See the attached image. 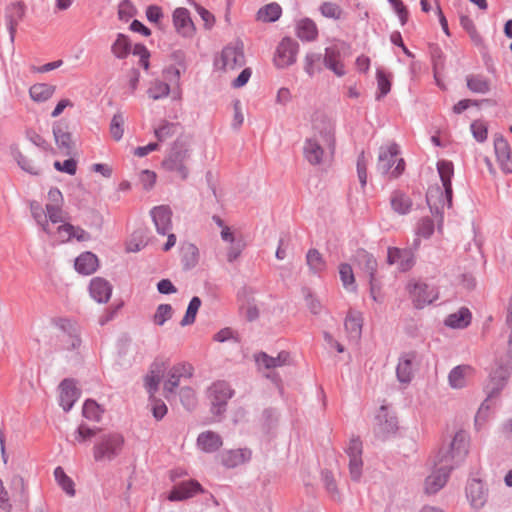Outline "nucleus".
<instances>
[{"instance_id": "24", "label": "nucleus", "mask_w": 512, "mask_h": 512, "mask_svg": "<svg viewBox=\"0 0 512 512\" xmlns=\"http://www.w3.org/2000/svg\"><path fill=\"white\" fill-rule=\"evenodd\" d=\"M79 391L73 380L65 379L59 386L60 405L65 411H69L78 399Z\"/></svg>"}, {"instance_id": "42", "label": "nucleus", "mask_w": 512, "mask_h": 512, "mask_svg": "<svg viewBox=\"0 0 512 512\" xmlns=\"http://www.w3.org/2000/svg\"><path fill=\"white\" fill-rule=\"evenodd\" d=\"M296 34L303 41H314L318 36V29L314 21L305 18L297 23Z\"/></svg>"}, {"instance_id": "23", "label": "nucleus", "mask_w": 512, "mask_h": 512, "mask_svg": "<svg viewBox=\"0 0 512 512\" xmlns=\"http://www.w3.org/2000/svg\"><path fill=\"white\" fill-rule=\"evenodd\" d=\"M200 492H202L200 483L191 480L176 485L170 492L168 499L170 501H182L191 498Z\"/></svg>"}, {"instance_id": "9", "label": "nucleus", "mask_w": 512, "mask_h": 512, "mask_svg": "<svg viewBox=\"0 0 512 512\" xmlns=\"http://www.w3.org/2000/svg\"><path fill=\"white\" fill-rule=\"evenodd\" d=\"M406 291L416 309H423L424 307L434 303L439 298V291L437 287L417 279H411L407 283Z\"/></svg>"}, {"instance_id": "53", "label": "nucleus", "mask_w": 512, "mask_h": 512, "mask_svg": "<svg viewBox=\"0 0 512 512\" xmlns=\"http://www.w3.org/2000/svg\"><path fill=\"white\" fill-rule=\"evenodd\" d=\"M125 119L121 113H116L110 123V134L115 141L122 139L124 134Z\"/></svg>"}, {"instance_id": "32", "label": "nucleus", "mask_w": 512, "mask_h": 512, "mask_svg": "<svg viewBox=\"0 0 512 512\" xmlns=\"http://www.w3.org/2000/svg\"><path fill=\"white\" fill-rule=\"evenodd\" d=\"M324 65L338 77L346 73L345 66L341 60L340 51L336 47H328L325 49Z\"/></svg>"}, {"instance_id": "7", "label": "nucleus", "mask_w": 512, "mask_h": 512, "mask_svg": "<svg viewBox=\"0 0 512 512\" xmlns=\"http://www.w3.org/2000/svg\"><path fill=\"white\" fill-rule=\"evenodd\" d=\"M399 147L395 143H391L380 148L377 169L382 174L390 177H398L405 169L403 158L399 157Z\"/></svg>"}, {"instance_id": "29", "label": "nucleus", "mask_w": 512, "mask_h": 512, "mask_svg": "<svg viewBox=\"0 0 512 512\" xmlns=\"http://www.w3.org/2000/svg\"><path fill=\"white\" fill-rule=\"evenodd\" d=\"M324 147L327 148L320 139L308 138L303 148L305 159L312 165L320 164L324 155Z\"/></svg>"}, {"instance_id": "26", "label": "nucleus", "mask_w": 512, "mask_h": 512, "mask_svg": "<svg viewBox=\"0 0 512 512\" xmlns=\"http://www.w3.org/2000/svg\"><path fill=\"white\" fill-rule=\"evenodd\" d=\"M89 292L91 297L98 303H106L111 297L112 286L107 280L95 277L90 281Z\"/></svg>"}, {"instance_id": "54", "label": "nucleus", "mask_w": 512, "mask_h": 512, "mask_svg": "<svg viewBox=\"0 0 512 512\" xmlns=\"http://www.w3.org/2000/svg\"><path fill=\"white\" fill-rule=\"evenodd\" d=\"M177 128L176 124L164 122L155 129L154 134L158 142H165L176 134Z\"/></svg>"}, {"instance_id": "55", "label": "nucleus", "mask_w": 512, "mask_h": 512, "mask_svg": "<svg viewBox=\"0 0 512 512\" xmlns=\"http://www.w3.org/2000/svg\"><path fill=\"white\" fill-rule=\"evenodd\" d=\"M201 306V300L198 297H193L188 305L185 316L181 321V325H189L195 321L196 314Z\"/></svg>"}, {"instance_id": "43", "label": "nucleus", "mask_w": 512, "mask_h": 512, "mask_svg": "<svg viewBox=\"0 0 512 512\" xmlns=\"http://www.w3.org/2000/svg\"><path fill=\"white\" fill-rule=\"evenodd\" d=\"M306 263L314 274H321L326 271L327 263L323 255L316 249H310L306 254Z\"/></svg>"}, {"instance_id": "6", "label": "nucleus", "mask_w": 512, "mask_h": 512, "mask_svg": "<svg viewBox=\"0 0 512 512\" xmlns=\"http://www.w3.org/2000/svg\"><path fill=\"white\" fill-rule=\"evenodd\" d=\"M467 443L468 437L466 432L460 430L455 433L454 437L449 443L442 445L435 457L439 459L440 462H444L453 468V465L462 460V458L466 455Z\"/></svg>"}, {"instance_id": "35", "label": "nucleus", "mask_w": 512, "mask_h": 512, "mask_svg": "<svg viewBox=\"0 0 512 512\" xmlns=\"http://www.w3.org/2000/svg\"><path fill=\"white\" fill-rule=\"evenodd\" d=\"M74 265L77 272L84 275H90L97 270L99 261L95 254L87 251L81 253L76 258Z\"/></svg>"}, {"instance_id": "36", "label": "nucleus", "mask_w": 512, "mask_h": 512, "mask_svg": "<svg viewBox=\"0 0 512 512\" xmlns=\"http://www.w3.org/2000/svg\"><path fill=\"white\" fill-rule=\"evenodd\" d=\"M472 319L471 312L468 308L462 307L458 311L449 314L444 323L446 326L454 329L466 328Z\"/></svg>"}, {"instance_id": "15", "label": "nucleus", "mask_w": 512, "mask_h": 512, "mask_svg": "<svg viewBox=\"0 0 512 512\" xmlns=\"http://www.w3.org/2000/svg\"><path fill=\"white\" fill-rule=\"evenodd\" d=\"M52 236L55 237L61 243H67L72 240H76L78 242H87L91 240V235L89 232H87L80 226H75L71 224L68 221L66 223L58 225Z\"/></svg>"}, {"instance_id": "34", "label": "nucleus", "mask_w": 512, "mask_h": 512, "mask_svg": "<svg viewBox=\"0 0 512 512\" xmlns=\"http://www.w3.org/2000/svg\"><path fill=\"white\" fill-rule=\"evenodd\" d=\"M223 445L222 438L213 431H204L197 438L198 448L205 453L217 451Z\"/></svg>"}, {"instance_id": "19", "label": "nucleus", "mask_w": 512, "mask_h": 512, "mask_svg": "<svg viewBox=\"0 0 512 512\" xmlns=\"http://www.w3.org/2000/svg\"><path fill=\"white\" fill-rule=\"evenodd\" d=\"M363 316L362 313L350 310L344 321V330L347 339L352 343H357L362 334Z\"/></svg>"}, {"instance_id": "49", "label": "nucleus", "mask_w": 512, "mask_h": 512, "mask_svg": "<svg viewBox=\"0 0 512 512\" xmlns=\"http://www.w3.org/2000/svg\"><path fill=\"white\" fill-rule=\"evenodd\" d=\"M131 50V44L128 37L124 34H118L116 40L111 46L112 54L118 59L126 58Z\"/></svg>"}, {"instance_id": "44", "label": "nucleus", "mask_w": 512, "mask_h": 512, "mask_svg": "<svg viewBox=\"0 0 512 512\" xmlns=\"http://www.w3.org/2000/svg\"><path fill=\"white\" fill-rule=\"evenodd\" d=\"M54 92L55 86L46 83L35 84L29 89L30 97L35 102L47 101L53 96Z\"/></svg>"}, {"instance_id": "20", "label": "nucleus", "mask_w": 512, "mask_h": 512, "mask_svg": "<svg viewBox=\"0 0 512 512\" xmlns=\"http://www.w3.org/2000/svg\"><path fill=\"white\" fill-rule=\"evenodd\" d=\"M475 375V369L470 365L454 367L448 376L449 384L454 389H461L468 385Z\"/></svg>"}, {"instance_id": "5", "label": "nucleus", "mask_w": 512, "mask_h": 512, "mask_svg": "<svg viewBox=\"0 0 512 512\" xmlns=\"http://www.w3.org/2000/svg\"><path fill=\"white\" fill-rule=\"evenodd\" d=\"M312 136L321 140L323 145L329 150L335 147V128L331 117L322 110H316L312 113L311 118Z\"/></svg>"}, {"instance_id": "27", "label": "nucleus", "mask_w": 512, "mask_h": 512, "mask_svg": "<svg viewBox=\"0 0 512 512\" xmlns=\"http://www.w3.org/2000/svg\"><path fill=\"white\" fill-rule=\"evenodd\" d=\"M26 12V6L23 2H14L11 3L6 8V22H7V28L9 30V33L11 35V38H14V35L16 33V28L18 23L24 18Z\"/></svg>"}, {"instance_id": "30", "label": "nucleus", "mask_w": 512, "mask_h": 512, "mask_svg": "<svg viewBox=\"0 0 512 512\" xmlns=\"http://www.w3.org/2000/svg\"><path fill=\"white\" fill-rule=\"evenodd\" d=\"M508 376L509 371L507 367L500 366L491 372L485 385V390L489 397H492L504 387Z\"/></svg>"}, {"instance_id": "57", "label": "nucleus", "mask_w": 512, "mask_h": 512, "mask_svg": "<svg viewBox=\"0 0 512 512\" xmlns=\"http://www.w3.org/2000/svg\"><path fill=\"white\" fill-rule=\"evenodd\" d=\"M102 410L93 400H87L83 406V415L85 418L97 421L101 417Z\"/></svg>"}, {"instance_id": "1", "label": "nucleus", "mask_w": 512, "mask_h": 512, "mask_svg": "<svg viewBox=\"0 0 512 512\" xmlns=\"http://www.w3.org/2000/svg\"><path fill=\"white\" fill-rule=\"evenodd\" d=\"M54 347L65 358L79 354L82 346L81 327L72 319L58 317L53 321Z\"/></svg>"}, {"instance_id": "25", "label": "nucleus", "mask_w": 512, "mask_h": 512, "mask_svg": "<svg viewBox=\"0 0 512 512\" xmlns=\"http://www.w3.org/2000/svg\"><path fill=\"white\" fill-rule=\"evenodd\" d=\"M416 360V354L414 352H408L401 355L396 368L397 378L402 383H409L414 374V362Z\"/></svg>"}, {"instance_id": "8", "label": "nucleus", "mask_w": 512, "mask_h": 512, "mask_svg": "<svg viewBox=\"0 0 512 512\" xmlns=\"http://www.w3.org/2000/svg\"><path fill=\"white\" fill-rule=\"evenodd\" d=\"M124 446V437L119 433L102 435L93 447V457L97 462L111 461L117 457Z\"/></svg>"}, {"instance_id": "38", "label": "nucleus", "mask_w": 512, "mask_h": 512, "mask_svg": "<svg viewBox=\"0 0 512 512\" xmlns=\"http://www.w3.org/2000/svg\"><path fill=\"white\" fill-rule=\"evenodd\" d=\"M468 89L473 93L486 94L490 91V80L481 74H470L466 77Z\"/></svg>"}, {"instance_id": "59", "label": "nucleus", "mask_w": 512, "mask_h": 512, "mask_svg": "<svg viewBox=\"0 0 512 512\" xmlns=\"http://www.w3.org/2000/svg\"><path fill=\"white\" fill-rule=\"evenodd\" d=\"M64 205L65 200L62 192L58 188H51L46 196L45 208H49V206L57 207Z\"/></svg>"}, {"instance_id": "28", "label": "nucleus", "mask_w": 512, "mask_h": 512, "mask_svg": "<svg viewBox=\"0 0 512 512\" xmlns=\"http://www.w3.org/2000/svg\"><path fill=\"white\" fill-rule=\"evenodd\" d=\"M165 369H166L165 361H162V360L155 361L152 364L149 373L145 376L144 386H145V389L147 390V392L149 393L150 398H152L155 395V393L157 392L158 386L160 383L161 374L165 371Z\"/></svg>"}, {"instance_id": "37", "label": "nucleus", "mask_w": 512, "mask_h": 512, "mask_svg": "<svg viewBox=\"0 0 512 512\" xmlns=\"http://www.w3.org/2000/svg\"><path fill=\"white\" fill-rule=\"evenodd\" d=\"M53 134L58 148L69 152L73 142L68 127L63 123H57L53 127Z\"/></svg>"}, {"instance_id": "58", "label": "nucleus", "mask_w": 512, "mask_h": 512, "mask_svg": "<svg viewBox=\"0 0 512 512\" xmlns=\"http://www.w3.org/2000/svg\"><path fill=\"white\" fill-rule=\"evenodd\" d=\"M173 309L169 304H161L158 306L154 314V323L162 326L167 320L172 317Z\"/></svg>"}, {"instance_id": "40", "label": "nucleus", "mask_w": 512, "mask_h": 512, "mask_svg": "<svg viewBox=\"0 0 512 512\" xmlns=\"http://www.w3.org/2000/svg\"><path fill=\"white\" fill-rule=\"evenodd\" d=\"M12 154L21 169L33 175H38L40 173V165L35 159L24 155L17 147L12 148Z\"/></svg>"}, {"instance_id": "41", "label": "nucleus", "mask_w": 512, "mask_h": 512, "mask_svg": "<svg viewBox=\"0 0 512 512\" xmlns=\"http://www.w3.org/2000/svg\"><path fill=\"white\" fill-rule=\"evenodd\" d=\"M357 261L359 268L366 274L368 280L377 278V261L371 254L365 251L359 252L357 255Z\"/></svg>"}, {"instance_id": "50", "label": "nucleus", "mask_w": 512, "mask_h": 512, "mask_svg": "<svg viewBox=\"0 0 512 512\" xmlns=\"http://www.w3.org/2000/svg\"><path fill=\"white\" fill-rule=\"evenodd\" d=\"M282 9L277 3H270L262 7L257 13V19L262 22H274L281 16Z\"/></svg>"}, {"instance_id": "31", "label": "nucleus", "mask_w": 512, "mask_h": 512, "mask_svg": "<svg viewBox=\"0 0 512 512\" xmlns=\"http://www.w3.org/2000/svg\"><path fill=\"white\" fill-rule=\"evenodd\" d=\"M494 148L497 161L500 164L502 170L506 173L512 172L510 147L508 142L504 138L498 137L494 140Z\"/></svg>"}, {"instance_id": "39", "label": "nucleus", "mask_w": 512, "mask_h": 512, "mask_svg": "<svg viewBox=\"0 0 512 512\" xmlns=\"http://www.w3.org/2000/svg\"><path fill=\"white\" fill-rule=\"evenodd\" d=\"M289 361V353L280 352L277 357L268 356L265 353H261L256 356V362L260 367L266 369L276 368L287 364Z\"/></svg>"}, {"instance_id": "33", "label": "nucleus", "mask_w": 512, "mask_h": 512, "mask_svg": "<svg viewBox=\"0 0 512 512\" xmlns=\"http://www.w3.org/2000/svg\"><path fill=\"white\" fill-rule=\"evenodd\" d=\"M251 455L249 449L228 450L221 455V462L228 468H234L248 462Z\"/></svg>"}, {"instance_id": "61", "label": "nucleus", "mask_w": 512, "mask_h": 512, "mask_svg": "<svg viewBox=\"0 0 512 512\" xmlns=\"http://www.w3.org/2000/svg\"><path fill=\"white\" fill-rule=\"evenodd\" d=\"M391 4L392 8L394 9L395 13L398 15L400 22L402 25H404L408 20V10L407 7L404 5L402 0H388Z\"/></svg>"}, {"instance_id": "63", "label": "nucleus", "mask_w": 512, "mask_h": 512, "mask_svg": "<svg viewBox=\"0 0 512 512\" xmlns=\"http://www.w3.org/2000/svg\"><path fill=\"white\" fill-rule=\"evenodd\" d=\"M377 85L380 91L379 97L386 95L391 89L389 77L381 70L377 71Z\"/></svg>"}, {"instance_id": "17", "label": "nucleus", "mask_w": 512, "mask_h": 512, "mask_svg": "<svg viewBox=\"0 0 512 512\" xmlns=\"http://www.w3.org/2000/svg\"><path fill=\"white\" fill-rule=\"evenodd\" d=\"M466 497L470 506L475 510H479L487 502L488 491L481 480L472 479L466 486Z\"/></svg>"}, {"instance_id": "11", "label": "nucleus", "mask_w": 512, "mask_h": 512, "mask_svg": "<svg viewBox=\"0 0 512 512\" xmlns=\"http://www.w3.org/2000/svg\"><path fill=\"white\" fill-rule=\"evenodd\" d=\"M299 45L291 38H283L278 44L273 62L277 68H286L296 62Z\"/></svg>"}, {"instance_id": "16", "label": "nucleus", "mask_w": 512, "mask_h": 512, "mask_svg": "<svg viewBox=\"0 0 512 512\" xmlns=\"http://www.w3.org/2000/svg\"><path fill=\"white\" fill-rule=\"evenodd\" d=\"M346 452L349 457V471L353 480H359L363 461H362V442L358 437H352L347 446Z\"/></svg>"}, {"instance_id": "47", "label": "nucleus", "mask_w": 512, "mask_h": 512, "mask_svg": "<svg viewBox=\"0 0 512 512\" xmlns=\"http://www.w3.org/2000/svg\"><path fill=\"white\" fill-rule=\"evenodd\" d=\"M392 209L401 215L407 214L412 207L410 198L402 192L395 191L390 199Z\"/></svg>"}, {"instance_id": "18", "label": "nucleus", "mask_w": 512, "mask_h": 512, "mask_svg": "<svg viewBox=\"0 0 512 512\" xmlns=\"http://www.w3.org/2000/svg\"><path fill=\"white\" fill-rule=\"evenodd\" d=\"M173 26L176 32L186 38L194 36L196 28L186 8L179 7L172 14Z\"/></svg>"}, {"instance_id": "2", "label": "nucleus", "mask_w": 512, "mask_h": 512, "mask_svg": "<svg viewBox=\"0 0 512 512\" xmlns=\"http://www.w3.org/2000/svg\"><path fill=\"white\" fill-rule=\"evenodd\" d=\"M442 188L438 185L429 187L426 199L432 212L442 213L445 208L452 206V185L451 179L454 175L453 163L447 160H440L437 163Z\"/></svg>"}, {"instance_id": "62", "label": "nucleus", "mask_w": 512, "mask_h": 512, "mask_svg": "<svg viewBox=\"0 0 512 512\" xmlns=\"http://www.w3.org/2000/svg\"><path fill=\"white\" fill-rule=\"evenodd\" d=\"M151 399L152 413L155 419L161 420L167 413L166 404L160 400L156 399L154 396Z\"/></svg>"}, {"instance_id": "12", "label": "nucleus", "mask_w": 512, "mask_h": 512, "mask_svg": "<svg viewBox=\"0 0 512 512\" xmlns=\"http://www.w3.org/2000/svg\"><path fill=\"white\" fill-rule=\"evenodd\" d=\"M245 64L244 47L242 43L236 42L226 46L221 53L217 65L225 70H235Z\"/></svg>"}, {"instance_id": "13", "label": "nucleus", "mask_w": 512, "mask_h": 512, "mask_svg": "<svg viewBox=\"0 0 512 512\" xmlns=\"http://www.w3.org/2000/svg\"><path fill=\"white\" fill-rule=\"evenodd\" d=\"M230 386L224 381L214 382L208 389V397L211 402L212 412L220 415L226 407L227 401L232 396Z\"/></svg>"}, {"instance_id": "14", "label": "nucleus", "mask_w": 512, "mask_h": 512, "mask_svg": "<svg viewBox=\"0 0 512 512\" xmlns=\"http://www.w3.org/2000/svg\"><path fill=\"white\" fill-rule=\"evenodd\" d=\"M434 470L425 480V492L428 494H434L438 492L447 482L451 467L444 462H440L439 459L434 457Z\"/></svg>"}, {"instance_id": "10", "label": "nucleus", "mask_w": 512, "mask_h": 512, "mask_svg": "<svg viewBox=\"0 0 512 512\" xmlns=\"http://www.w3.org/2000/svg\"><path fill=\"white\" fill-rule=\"evenodd\" d=\"M194 368L191 364L181 362L173 365L166 374L163 383V391L166 398L173 393L180 385L182 380L190 379L193 376Z\"/></svg>"}, {"instance_id": "4", "label": "nucleus", "mask_w": 512, "mask_h": 512, "mask_svg": "<svg viewBox=\"0 0 512 512\" xmlns=\"http://www.w3.org/2000/svg\"><path fill=\"white\" fill-rule=\"evenodd\" d=\"M31 214L41 230L48 236L52 237L54 231L51 225H60L67 222L68 213L64 210V206H49L42 208L37 202L30 204Z\"/></svg>"}, {"instance_id": "45", "label": "nucleus", "mask_w": 512, "mask_h": 512, "mask_svg": "<svg viewBox=\"0 0 512 512\" xmlns=\"http://www.w3.org/2000/svg\"><path fill=\"white\" fill-rule=\"evenodd\" d=\"M379 429L382 433H393L397 430V419L385 407H381L377 415Z\"/></svg>"}, {"instance_id": "51", "label": "nucleus", "mask_w": 512, "mask_h": 512, "mask_svg": "<svg viewBox=\"0 0 512 512\" xmlns=\"http://www.w3.org/2000/svg\"><path fill=\"white\" fill-rule=\"evenodd\" d=\"M169 85L163 81L155 80L147 90L148 96L153 100H159L169 95Z\"/></svg>"}, {"instance_id": "64", "label": "nucleus", "mask_w": 512, "mask_h": 512, "mask_svg": "<svg viewBox=\"0 0 512 512\" xmlns=\"http://www.w3.org/2000/svg\"><path fill=\"white\" fill-rule=\"evenodd\" d=\"M471 131L477 141H484L487 138V127L481 121H475L471 124Z\"/></svg>"}, {"instance_id": "3", "label": "nucleus", "mask_w": 512, "mask_h": 512, "mask_svg": "<svg viewBox=\"0 0 512 512\" xmlns=\"http://www.w3.org/2000/svg\"><path fill=\"white\" fill-rule=\"evenodd\" d=\"M190 141L187 137L177 138L168 155L162 162V166L171 172H175L181 179H186L189 174L187 161L189 158Z\"/></svg>"}, {"instance_id": "48", "label": "nucleus", "mask_w": 512, "mask_h": 512, "mask_svg": "<svg viewBox=\"0 0 512 512\" xmlns=\"http://www.w3.org/2000/svg\"><path fill=\"white\" fill-rule=\"evenodd\" d=\"M54 477L57 484L62 488V490L69 496L73 497L76 494L75 483L69 477L62 467H57L54 470Z\"/></svg>"}, {"instance_id": "52", "label": "nucleus", "mask_w": 512, "mask_h": 512, "mask_svg": "<svg viewBox=\"0 0 512 512\" xmlns=\"http://www.w3.org/2000/svg\"><path fill=\"white\" fill-rule=\"evenodd\" d=\"M460 24L462 28L469 34L472 42L479 46L482 44V38L480 34L478 33L476 26L473 22V20L468 16H461L460 17Z\"/></svg>"}, {"instance_id": "21", "label": "nucleus", "mask_w": 512, "mask_h": 512, "mask_svg": "<svg viewBox=\"0 0 512 512\" xmlns=\"http://www.w3.org/2000/svg\"><path fill=\"white\" fill-rule=\"evenodd\" d=\"M156 230L159 234L166 235L172 229V211L168 206L154 207L150 212Z\"/></svg>"}, {"instance_id": "56", "label": "nucleus", "mask_w": 512, "mask_h": 512, "mask_svg": "<svg viewBox=\"0 0 512 512\" xmlns=\"http://www.w3.org/2000/svg\"><path fill=\"white\" fill-rule=\"evenodd\" d=\"M321 14L326 18L338 20L342 17L343 10L338 4L332 2H324L320 6Z\"/></svg>"}, {"instance_id": "60", "label": "nucleus", "mask_w": 512, "mask_h": 512, "mask_svg": "<svg viewBox=\"0 0 512 512\" xmlns=\"http://www.w3.org/2000/svg\"><path fill=\"white\" fill-rule=\"evenodd\" d=\"M367 158L362 152L357 160V173L361 186L364 188L367 183Z\"/></svg>"}, {"instance_id": "22", "label": "nucleus", "mask_w": 512, "mask_h": 512, "mask_svg": "<svg viewBox=\"0 0 512 512\" xmlns=\"http://www.w3.org/2000/svg\"><path fill=\"white\" fill-rule=\"evenodd\" d=\"M387 261L389 264H396L401 271L409 270L414 264V256L409 249L389 248Z\"/></svg>"}, {"instance_id": "46", "label": "nucleus", "mask_w": 512, "mask_h": 512, "mask_svg": "<svg viewBox=\"0 0 512 512\" xmlns=\"http://www.w3.org/2000/svg\"><path fill=\"white\" fill-rule=\"evenodd\" d=\"M339 276L346 291L352 293L357 291L356 279L351 265L347 263H341L339 265Z\"/></svg>"}]
</instances>
